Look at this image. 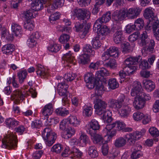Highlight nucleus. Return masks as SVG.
Returning a JSON list of instances; mask_svg holds the SVG:
<instances>
[{
	"mask_svg": "<svg viewBox=\"0 0 159 159\" xmlns=\"http://www.w3.org/2000/svg\"><path fill=\"white\" fill-rule=\"evenodd\" d=\"M85 81L89 83L88 87L89 89L96 87L95 94L98 96L101 95L104 90V87L102 83V80L96 79L92 73H88L84 76Z\"/></svg>",
	"mask_w": 159,
	"mask_h": 159,
	"instance_id": "1",
	"label": "nucleus"
},
{
	"mask_svg": "<svg viewBox=\"0 0 159 159\" xmlns=\"http://www.w3.org/2000/svg\"><path fill=\"white\" fill-rule=\"evenodd\" d=\"M139 42L140 46H143L146 45L149 43L148 46H146L143 47L142 51H144V52L147 53L148 52H152L154 49L155 43L154 40L152 39L150 40L148 38L147 32L145 31L141 34Z\"/></svg>",
	"mask_w": 159,
	"mask_h": 159,
	"instance_id": "2",
	"label": "nucleus"
},
{
	"mask_svg": "<svg viewBox=\"0 0 159 159\" xmlns=\"http://www.w3.org/2000/svg\"><path fill=\"white\" fill-rule=\"evenodd\" d=\"M18 141L17 137L13 134H10L5 137L2 140V147L8 149L14 148L17 147Z\"/></svg>",
	"mask_w": 159,
	"mask_h": 159,
	"instance_id": "3",
	"label": "nucleus"
},
{
	"mask_svg": "<svg viewBox=\"0 0 159 159\" xmlns=\"http://www.w3.org/2000/svg\"><path fill=\"white\" fill-rule=\"evenodd\" d=\"M42 136L43 138L46 141V144L48 146L52 145L57 137L55 133L53 132L48 127H46L44 129Z\"/></svg>",
	"mask_w": 159,
	"mask_h": 159,
	"instance_id": "4",
	"label": "nucleus"
},
{
	"mask_svg": "<svg viewBox=\"0 0 159 159\" xmlns=\"http://www.w3.org/2000/svg\"><path fill=\"white\" fill-rule=\"evenodd\" d=\"M66 126V120H63L60 122V129L62 130L61 132V136L65 139H68L75 134V130L71 127L67 128Z\"/></svg>",
	"mask_w": 159,
	"mask_h": 159,
	"instance_id": "5",
	"label": "nucleus"
},
{
	"mask_svg": "<svg viewBox=\"0 0 159 159\" xmlns=\"http://www.w3.org/2000/svg\"><path fill=\"white\" fill-rule=\"evenodd\" d=\"M73 15L75 16L78 20H84L90 18L91 12L85 9L76 8L73 10Z\"/></svg>",
	"mask_w": 159,
	"mask_h": 159,
	"instance_id": "6",
	"label": "nucleus"
},
{
	"mask_svg": "<svg viewBox=\"0 0 159 159\" xmlns=\"http://www.w3.org/2000/svg\"><path fill=\"white\" fill-rule=\"evenodd\" d=\"M86 23L85 21H83L82 22L77 21L74 23L75 28L76 31V32H82V33L80 34V37L82 39L85 37L88 33L89 30L90 28V25L88 24L85 25Z\"/></svg>",
	"mask_w": 159,
	"mask_h": 159,
	"instance_id": "7",
	"label": "nucleus"
},
{
	"mask_svg": "<svg viewBox=\"0 0 159 159\" xmlns=\"http://www.w3.org/2000/svg\"><path fill=\"white\" fill-rule=\"evenodd\" d=\"M125 98V96L124 95H122L121 97L119 99H110L108 102L109 107L113 110L118 111L122 106Z\"/></svg>",
	"mask_w": 159,
	"mask_h": 159,
	"instance_id": "8",
	"label": "nucleus"
},
{
	"mask_svg": "<svg viewBox=\"0 0 159 159\" xmlns=\"http://www.w3.org/2000/svg\"><path fill=\"white\" fill-rule=\"evenodd\" d=\"M142 87L141 83L139 82L135 83L132 89L131 90V95L134 97L135 98H136L142 97L145 98L146 95H148L145 93L142 92Z\"/></svg>",
	"mask_w": 159,
	"mask_h": 159,
	"instance_id": "9",
	"label": "nucleus"
},
{
	"mask_svg": "<svg viewBox=\"0 0 159 159\" xmlns=\"http://www.w3.org/2000/svg\"><path fill=\"white\" fill-rule=\"evenodd\" d=\"M111 31L115 33L113 38L114 43L117 44L121 43L123 39V32L121 29L118 26L116 25L111 28Z\"/></svg>",
	"mask_w": 159,
	"mask_h": 159,
	"instance_id": "10",
	"label": "nucleus"
},
{
	"mask_svg": "<svg viewBox=\"0 0 159 159\" xmlns=\"http://www.w3.org/2000/svg\"><path fill=\"white\" fill-rule=\"evenodd\" d=\"M107 107V104L105 102L99 99L96 100L94 108L95 109L96 114L99 115H102L104 110H106Z\"/></svg>",
	"mask_w": 159,
	"mask_h": 159,
	"instance_id": "11",
	"label": "nucleus"
},
{
	"mask_svg": "<svg viewBox=\"0 0 159 159\" xmlns=\"http://www.w3.org/2000/svg\"><path fill=\"white\" fill-rule=\"evenodd\" d=\"M145 96V98L139 97L134 98L133 104L136 109L139 110L143 108L144 106L145 101L150 99L151 97L149 94Z\"/></svg>",
	"mask_w": 159,
	"mask_h": 159,
	"instance_id": "12",
	"label": "nucleus"
},
{
	"mask_svg": "<svg viewBox=\"0 0 159 159\" xmlns=\"http://www.w3.org/2000/svg\"><path fill=\"white\" fill-rule=\"evenodd\" d=\"M66 83L65 81L64 82H61V86H60L61 89V95L60 99H62V103L63 106L66 105L68 103V99L67 96L68 93L67 90L68 86Z\"/></svg>",
	"mask_w": 159,
	"mask_h": 159,
	"instance_id": "13",
	"label": "nucleus"
},
{
	"mask_svg": "<svg viewBox=\"0 0 159 159\" xmlns=\"http://www.w3.org/2000/svg\"><path fill=\"white\" fill-rule=\"evenodd\" d=\"M126 16V10L125 9L120 10L119 11H114L112 14V19L117 23H119L124 20Z\"/></svg>",
	"mask_w": 159,
	"mask_h": 159,
	"instance_id": "14",
	"label": "nucleus"
},
{
	"mask_svg": "<svg viewBox=\"0 0 159 159\" xmlns=\"http://www.w3.org/2000/svg\"><path fill=\"white\" fill-rule=\"evenodd\" d=\"M110 55L115 58H118L119 55V50L118 48L115 46L111 47L104 53L102 54L103 59L106 60V58L105 59V57H107V56Z\"/></svg>",
	"mask_w": 159,
	"mask_h": 159,
	"instance_id": "15",
	"label": "nucleus"
},
{
	"mask_svg": "<svg viewBox=\"0 0 159 159\" xmlns=\"http://www.w3.org/2000/svg\"><path fill=\"white\" fill-rule=\"evenodd\" d=\"M141 10L139 7L130 8L126 11V16L131 19L135 18L140 14Z\"/></svg>",
	"mask_w": 159,
	"mask_h": 159,
	"instance_id": "16",
	"label": "nucleus"
},
{
	"mask_svg": "<svg viewBox=\"0 0 159 159\" xmlns=\"http://www.w3.org/2000/svg\"><path fill=\"white\" fill-rule=\"evenodd\" d=\"M53 108L51 103H49L45 105L43 107L42 113L46 118L47 121L51 122L49 120V116L51 115L53 112Z\"/></svg>",
	"mask_w": 159,
	"mask_h": 159,
	"instance_id": "17",
	"label": "nucleus"
},
{
	"mask_svg": "<svg viewBox=\"0 0 159 159\" xmlns=\"http://www.w3.org/2000/svg\"><path fill=\"white\" fill-rule=\"evenodd\" d=\"M142 61V57L139 56L138 57H130L126 58L125 60V65L134 66Z\"/></svg>",
	"mask_w": 159,
	"mask_h": 159,
	"instance_id": "18",
	"label": "nucleus"
},
{
	"mask_svg": "<svg viewBox=\"0 0 159 159\" xmlns=\"http://www.w3.org/2000/svg\"><path fill=\"white\" fill-rule=\"evenodd\" d=\"M40 37V35L38 32H36L33 33L28 39L27 42L29 44V46L30 48L34 47L37 43V40Z\"/></svg>",
	"mask_w": 159,
	"mask_h": 159,
	"instance_id": "19",
	"label": "nucleus"
},
{
	"mask_svg": "<svg viewBox=\"0 0 159 159\" xmlns=\"http://www.w3.org/2000/svg\"><path fill=\"white\" fill-rule=\"evenodd\" d=\"M13 97H14V98H16L14 101V103L16 104L19 103L20 100H23L26 96V95H24L21 91L19 89H16L13 92Z\"/></svg>",
	"mask_w": 159,
	"mask_h": 159,
	"instance_id": "20",
	"label": "nucleus"
},
{
	"mask_svg": "<svg viewBox=\"0 0 159 159\" xmlns=\"http://www.w3.org/2000/svg\"><path fill=\"white\" fill-rule=\"evenodd\" d=\"M125 138L129 144L130 145H134L135 144L137 139H138L134 132L127 134L125 136Z\"/></svg>",
	"mask_w": 159,
	"mask_h": 159,
	"instance_id": "21",
	"label": "nucleus"
},
{
	"mask_svg": "<svg viewBox=\"0 0 159 159\" xmlns=\"http://www.w3.org/2000/svg\"><path fill=\"white\" fill-rule=\"evenodd\" d=\"M145 18L148 20V21H151L155 18L157 17L155 16V14L152 10V8L150 7L146 9L143 14Z\"/></svg>",
	"mask_w": 159,
	"mask_h": 159,
	"instance_id": "22",
	"label": "nucleus"
},
{
	"mask_svg": "<svg viewBox=\"0 0 159 159\" xmlns=\"http://www.w3.org/2000/svg\"><path fill=\"white\" fill-rule=\"evenodd\" d=\"M14 50V46L12 44H7L3 46L2 48V52L7 55L11 54Z\"/></svg>",
	"mask_w": 159,
	"mask_h": 159,
	"instance_id": "23",
	"label": "nucleus"
},
{
	"mask_svg": "<svg viewBox=\"0 0 159 159\" xmlns=\"http://www.w3.org/2000/svg\"><path fill=\"white\" fill-rule=\"evenodd\" d=\"M90 128L89 129V133L96 132L99 129L100 125L98 121L95 119L92 120L90 123Z\"/></svg>",
	"mask_w": 159,
	"mask_h": 159,
	"instance_id": "24",
	"label": "nucleus"
},
{
	"mask_svg": "<svg viewBox=\"0 0 159 159\" xmlns=\"http://www.w3.org/2000/svg\"><path fill=\"white\" fill-rule=\"evenodd\" d=\"M143 87L149 91H151L155 88L153 82L150 80H144L143 82Z\"/></svg>",
	"mask_w": 159,
	"mask_h": 159,
	"instance_id": "25",
	"label": "nucleus"
},
{
	"mask_svg": "<svg viewBox=\"0 0 159 159\" xmlns=\"http://www.w3.org/2000/svg\"><path fill=\"white\" fill-rule=\"evenodd\" d=\"M141 146L138 147L134 146L132 148V150L133 152L131 155V158L132 159H136L140 157L141 156L140 151L139 149L141 148Z\"/></svg>",
	"mask_w": 159,
	"mask_h": 159,
	"instance_id": "26",
	"label": "nucleus"
},
{
	"mask_svg": "<svg viewBox=\"0 0 159 159\" xmlns=\"http://www.w3.org/2000/svg\"><path fill=\"white\" fill-rule=\"evenodd\" d=\"M126 143V140L124 138L120 137L115 141L114 145L116 148H120L125 146Z\"/></svg>",
	"mask_w": 159,
	"mask_h": 159,
	"instance_id": "27",
	"label": "nucleus"
},
{
	"mask_svg": "<svg viewBox=\"0 0 159 159\" xmlns=\"http://www.w3.org/2000/svg\"><path fill=\"white\" fill-rule=\"evenodd\" d=\"M89 56L86 53H84L80 55L78 59L79 63L82 65H86L88 64L89 62Z\"/></svg>",
	"mask_w": 159,
	"mask_h": 159,
	"instance_id": "28",
	"label": "nucleus"
},
{
	"mask_svg": "<svg viewBox=\"0 0 159 159\" xmlns=\"http://www.w3.org/2000/svg\"><path fill=\"white\" fill-rule=\"evenodd\" d=\"M70 52V51H69V53L64 54L62 57V59L75 65L76 61V60L75 59V57L72 56Z\"/></svg>",
	"mask_w": 159,
	"mask_h": 159,
	"instance_id": "29",
	"label": "nucleus"
},
{
	"mask_svg": "<svg viewBox=\"0 0 159 159\" xmlns=\"http://www.w3.org/2000/svg\"><path fill=\"white\" fill-rule=\"evenodd\" d=\"M107 73L106 70L104 68H102L100 70L98 71L97 73L96 74V79L99 80H102L104 79V76L107 75Z\"/></svg>",
	"mask_w": 159,
	"mask_h": 159,
	"instance_id": "30",
	"label": "nucleus"
},
{
	"mask_svg": "<svg viewBox=\"0 0 159 159\" xmlns=\"http://www.w3.org/2000/svg\"><path fill=\"white\" fill-rule=\"evenodd\" d=\"M11 31L13 35L16 36H19L21 34V27L16 24L13 23L11 25Z\"/></svg>",
	"mask_w": 159,
	"mask_h": 159,
	"instance_id": "31",
	"label": "nucleus"
},
{
	"mask_svg": "<svg viewBox=\"0 0 159 159\" xmlns=\"http://www.w3.org/2000/svg\"><path fill=\"white\" fill-rule=\"evenodd\" d=\"M83 52L84 53H86L89 56H93L95 52L93 50L92 46L89 44H86L83 48Z\"/></svg>",
	"mask_w": 159,
	"mask_h": 159,
	"instance_id": "32",
	"label": "nucleus"
},
{
	"mask_svg": "<svg viewBox=\"0 0 159 159\" xmlns=\"http://www.w3.org/2000/svg\"><path fill=\"white\" fill-rule=\"evenodd\" d=\"M89 155L92 158H94L98 156V153L96 148L94 146H90L88 150Z\"/></svg>",
	"mask_w": 159,
	"mask_h": 159,
	"instance_id": "33",
	"label": "nucleus"
},
{
	"mask_svg": "<svg viewBox=\"0 0 159 159\" xmlns=\"http://www.w3.org/2000/svg\"><path fill=\"white\" fill-rule=\"evenodd\" d=\"M6 124L9 127L14 128L19 125V122L14 119L10 118L5 121Z\"/></svg>",
	"mask_w": 159,
	"mask_h": 159,
	"instance_id": "34",
	"label": "nucleus"
},
{
	"mask_svg": "<svg viewBox=\"0 0 159 159\" xmlns=\"http://www.w3.org/2000/svg\"><path fill=\"white\" fill-rule=\"evenodd\" d=\"M90 135L91 139L95 141L96 143L102 142L103 139L101 135L96 133V132L89 133Z\"/></svg>",
	"mask_w": 159,
	"mask_h": 159,
	"instance_id": "35",
	"label": "nucleus"
},
{
	"mask_svg": "<svg viewBox=\"0 0 159 159\" xmlns=\"http://www.w3.org/2000/svg\"><path fill=\"white\" fill-rule=\"evenodd\" d=\"M123 68L124 71L127 73L129 75L132 74L135 70L137 69V66H135L125 65Z\"/></svg>",
	"mask_w": 159,
	"mask_h": 159,
	"instance_id": "36",
	"label": "nucleus"
},
{
	"mask_svg": "<svg viewBox=\"0 0 159 159\" xmlns=\"http://www.w3.org/2000/svg\"><path fill=\"white\" fill-rule=\"evenodd\" d=\"M130 111V108L127 106H125L122 107V109L119 111L118 113L121 117H125L128 116Z\"/></svg>",
	"mask_w": 159,
	"mask_h": 159,
	"instance_id": "37",
	"label": "nucleus"
},
{
	"mask_svg": "<svg viewBox=\"0 0 159 159\" xmlns=\"http://www.w3.org/2000/svg\"><path fill=\"white\" fill-rule=\"evenodd\" d=\"M43 8V5L40 1H38L37 2L32 4V9L33 11H37L42 9Z\"/></svg>",
	"mask_w": 159,
	"mask_h": 159,
	"instance_id": "38",
	"label": "nucleus"
},
{
	"mask_svg": "<svg viewBox=\"0 0 159 159\" xmlns=\"http://www.w3.org/2000/svg\"><path fill=\"white\" fill-rule=\"evenodd\" d=\"M134 25L136 30H140L143 28L144 25L143 20L142 19L139 18L135 21Z\"/></svg>",
	"mask_w": 159,
	"mask_h": 159,
	"instance_id": "39",
	"label": "nucleus"
},
{
	"mask_svg": "<svg viewBox=\"0 0 159 159\" xmlns=\"http://www.w3.org/2000/svg\"><path fill=\"white\" fill-rule=\"evenodd\" d=\"M105 66L107 68L112 69H116L117 66L116 61L115 59H110L109 61L105 64Z\"/></svg>",
	"mask_w": 159,
	"mask_h": 159,
	"instance_id": "40",
	"label": "nucleus"
},
{
	"mask_svg": "<svg viewBox=\"0 0 159 159\" xmlns=\"http://www.w3.org/2000/svg\"><path fill=\"white\" fill-rule=\"evenodd\" d=\"M82 152L79 150L75 148H74L72 151H70L69 153V155H71V157L73 158L75 157H80L82 155Z\"/></svg>",
	"mask_w": 159,
	"mask_h": 159,
	"instance_id": "41",
	"label": "nucleus"
},
{
	"mask_svg": "<svg viewBox=\"0 0 159 159\" xmlns=\"http://www.w3.org/2000/svg\"><path fill=\"white\" fill-rule=\"evenodd\" d=\"M34 11L31 9L27 11H25L24 12V16L26 19V20H30L32 19L33 18H34V16L36 17V15L34 16L33 13Z\"/></svg>",
	"mask_w": 159,
	"mask_h": 159,
	"instance_id": "42",
	"label": "nucleus"
},
{
	"mask_svg": "<svg viewBox=\"0 0 159 159\" xmlns=\"http://www.w3.org/2000/svg\"><path fill=\"white\" fill-rule=\"evenodd\" d=\"M76 75L75 74L73 73H67L65 74L63 77H62L60 80H65L66 81H71L74 80Z\"/></svg>",
	"mask_w": 159,
	"mask_h": 159,
	"instance_id": "43",
	"label": "nucleus"
},
{
	"mask_svg": "<svg viewBox=\"0 0 159 159\" xmlns=\"http://www.w3.org/2000/svg\"><path fill=\"white\" fill-rule=\"evenodd\" d=\"M13 34L12 33L10 34V32L7 31V30H3L2 32V37L6 38L9 41L12 40L13 39Z\"/></svg>",
	"mask_w": 159,
	"mask_h": 159,
	"instance_id": "44",
	"label": "nucleus"
},
{
	"mask_svg": "<svg viewBox=\"0 0 159 159\" xmlns=\"http://www.w3.org/2000/svg\"><path fill=\"white\" fill-rule=\"evenodd\" d=\"M108 85L110 88L114 89L118 87L119 84L115 79H111L108 81Z\"/></svg>",
	"mask_w": 159,
	"mask_h": 159,
	"instance_id": "45",
	"label": "nucleus"
},
{
	"mask_svg": "<svg viewBox=\"0 0 159 159\" xmlns=\"http://www.w3.org/2000/svg\"><path fill=\"white\" fill-rule=\"evenodd\" d=\"M36 66V73L37 75L44 77L46 73L44 71L43 66L40 64L37 65Z\"/></svg>",
	"mask_w": 159,
	"mask_h": 159,
	"instance_id": "46",
	"label": "nucleus"
},
{
	"mask_svg": "<svg viewBox=\"0 0 159 159\" xmlns=\"http://www.w3.org/2000/svg\"><path fill=\"white\" fill-rule=\"evenodd\" d=\"M111 17V13L108 12L103 14L102 17L99 19L102 23H106L110 20Z\"/></svg>",
	"mask_w": 159,
	"mask_h": 159,
	"instance_id": "47",
	"label": "nucleus"
},
{
	"mask_svg": "<svg viewBox=\"0 0 159 159\" xmlns=\"http://www.w3.org/2000/svg\"><path fill=\"white\" fill-rule=\"evenodd\" d=\"M60 18V13L59 12H56L51 15L49 18V21L51 23L55 24V21Z\"/></svg>",
	"mask_w": 159,
	"mask_h": 159,
	"instance_id": "48",
	"label": "nucleus"
},
{
	"mask_svg": "<svg viewBox=\"0 0 159 159\" xmlns=\"http://www.w3.org/2000/svg\"><path fill=\"white\" fill-rule=\"evenodd\" d=\"M60 6V0H54L53 3L52 5H50L49 6L48 8L47 11L48 12H51V10H52L53 8L55 9H57Z\"/></svg>",
	"mask_w": 159,
	"mask_h": 159,
	"instance_id": "49",
	"label": "nucleus"
},
{
	"mask_svg": "<svg viewBox=\"0 0 159 159\" xmlns=\"http://www.w3.org/2000/svg\"><path fill=\"white\" fill-rule=\"evenodd\" d=\"M150 24H152V29L153 31H156L159 28V22L157 17L150 21Z\"/></svg>",
	"mask_w": 159,
	"mask_h": 159,
	"instance_id": "50",
	"label": "nucleus"
},
{
	"mask_svg": "<svg viewBox=\"0 0 159 159\" xmlns=\"http://www.w3.org/2000/svg\"><path fill=\"white\" fill-rule=\"evenodd\" d=\"M27 74L26 70L21 71L18 73V76L20 83L21 84L24 81V80L26 77Z\"/></svg>",
	"mask_w": 159,
	"mask_h": 159,
	"instance_id": "51",
	"label": "nucleus"
},
{
	"mask_svg": "<svg viewBox=\"0 0 159 159\" xmlns=\"http://www.w3.org/2000/svg\"><path fill=\"white\" fill-rule=\"evenodd\" d=\"M99 32L102 35L105 36L109 34L110 30L107 26L104 25L101 27Z\"/></svg>",
	"mask_w": 159,
	"mask_h": 159,
	"instance_id": "52",
	"label": "nucleus"
},
{
	"mask_svg": "<svg viewBox=\"0 0 159 159\" xmlns=\"http://www.w3.org/2000/svg\"><path fill=\"white\" fill-rule=\"evenodd\" d=\"M92 45L93 48L96 49L99 48L101 46V43L98 40V38L96 37L93 38L92 41Z\"/></svg>",
	"mask_w": 159,
	"mask_h": 159,
	"instance_id": "53",
	"label": "nucleus"
},
{
	"mask_svg": "<svg viewBox=\"0 0 159 159\" xmlns=\"http://www.w3.org/2000/svg\"><path fill=\"white\" fill-rule=\"evenodd\" d=\"M103 61H98L95 63L92 62L90 63L89 67L94 70H97L99 67H100Z\"/></svg>",
	"mask_w": 159,
	"mask_h": 159,
	"instance_id": "54",
	"label": "nucleus"
},
{
	"mask_svg": "<svg viewBox=\"0 0 159 159\" xmlns=\"http://www.w3.org/2000/svg\"><path fill=\"white\" fill-rule=\"evenodd\" d=\"M149 131L151 135L153 137H157L159 135V131L155 127L150 128Z\"/></svg>",
	"mask_w": 159,
	"mask_h": 159,
	"instance_id": "55",
	"label": "nucleus"
},
{
	"mask_svg": "<svg viewBox=\"0 0 159 159\" xmlns=\"http://www.w3.org/2000/svg\"><path fill=\"white\" fill-rule=\"evenodd\" d=\"M140 35V33L139 31H136L133 34L130 35L129 37V40L131 42L136 41Z\"/></svg>",
	"mask_w": 159,
	"mask_h": 159,
	"instance_id": "56",
	"label": "nucleus"
},
{
	"mask_svg": "<svg viewBox=\"0 0 159 159\" xmlns=\"http://www.w3.org/2000/svg\"><path fill=\"white\" fill-rule=\"evenodd\" d=\"M144 117V114L141 112L137 111L134 113L133 117L135 120L139 121L141 120Z\"/></svg>",
	"mask_w": 159,
	"mask_h": 159,
	"instance_id": "57",
	"label": "nucleus"
},
{
	"mask_svg": "<svg viewBox=\"0 0 159 159\" xmlns=\"http://www.w3.org/2000/svg\"><path fill=\"white\" fill-rule=\"evenodd\" d=\"M48 50L51 52H56L59 50V46L55 44H51L48 47Z\"/></svg>",
	"mask_w": 159,
	"mask_h": 159,
	"instance_id": "58",
	"label": "nucleus"
},
{
	"mask_svg": "<svg viewBox=\"0 0 159 159\" xmlns=\"http://www.w3.org/2000/svg\"><path fill=\"white\" fill-rule=\"evenodd\" d=\"M24 26L25 29L30 31L32 30L34 27L32 23L30 22V20H26L25 21Z\"/></svg>",
	"mask_w": 159,
	"mask_h": 159,
	"instance_id": "59",
	"label": "nucleus"
},
{
	"mask_svg": "<svg viewBox=\"0 0 159 159\" xmlns=\"http://www.w3.org/2000/svg\"><path fill=\"white\" fill-rule=\"evenodd\" d=\"M83 113L86 116H90L92 113V108L90 107H86L84 109Z\"/></svg>",
	"mask_w": 159,
	"mask_h": 159,
	"instance_id": "60",
	"label": "nucleus"
},
{
	"mask_svg": "<svg viewBox=\"0 0 159 159\" xmlns=\"http://www.w3.org/2000/svg\"><path fill=\"white\" fill-rule=\"evenodd\" d=\"M123 49L122 52L124 53H127L130 50V44L129 43H124L121 45Z\"/></svg>",
	"mask_w": 159,
	"mask_h": 159,
	"instance_id": "61",
	"label": "nucleus"
},
{
	"mask_svg": "<svg viewBox=\"0 0 159 159\" xmlns=\"http://www.w3.org/2000/svg\"><path fill=\"white\" fill-rule=\"evenodd\" d=\"M141 64L139 65V67L143 70H144L148 69L150 66L148 65V62L146 60H144L143 61H141Z\"/></svg>",
	"mask_w": 159,
	"mask_h": 159,
	"instance_id": "62",
	"label": "nucleus"
},
{
	"mask_svg": "<svg viewBox=\"0 0 159 159\" xmlns=\"http://www.w3.org/2000/svg\"><path fill=\"white\" fill-rule=\"evenodd\" d=\"M116 124V127L119 130H122L123 131L125 127V124L122 122L120 121H117L115 122Z\"/></svg>",
	"mask_w": 159,
	"mask_h": 159,
	"instance_id": "63",
	"label": "nucleus"
},
{
	"mask_svg": "<svg viewBox=\"0 0 159 159\" xmlns=\"http://www.w3.org/2000/svg\"><path fill=\"white\" fill-rule=\"evenodd\" d=\"M60 116H65L69 114V111L66 108H64L60 105Z\"/></svg>",
	"mask_w": 159,
	"mask_h": 159,
	"instance_id": "64",
	"label": "nucleus"
}]
</instances>
